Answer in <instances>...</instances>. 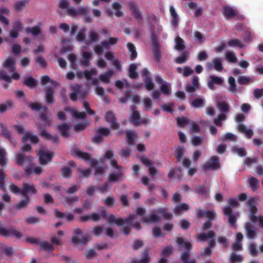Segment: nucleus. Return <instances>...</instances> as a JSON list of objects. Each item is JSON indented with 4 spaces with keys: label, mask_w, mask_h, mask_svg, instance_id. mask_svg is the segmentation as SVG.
Returning a JSON list of instances; mask_svg holds the SVG:
<instances>
[{
    "label": "nucleus",
    "mask_w": 263,
    "mask_h": 263,
    "mask_svg": "<svg viewBox=\"0 0 263 263\" xmlns=\"http://www.w3.org/2000/svg\"><path fill=\"white\" fill-rule=\"evenodd\" d=\"M90 239L91 237L88 234H83L82 231L78 228L74 231L72 242L75 247H79L82 245H86Z\"/></svg>",
    "instance_id": "nucleus-7"
},
{
    "label": "nucleus",
    "mask_w": 263,
    "mask_h": 263,
    "mask_svg": "<svg viewBox=\"0 0 263 263\" xmlns=\"http://www.w3.org/2000/svg\"><path fill=\"white\" fill-rule=\"evenodd\" d=\"M112 9L115 11V15L117 17H121L123 15V13L120 10L122 6L118 2H114L112 5Z\"/></svg>",
    "instance_id": "nucleus-58"
},
{
    "label": "nucleus",
    "mask_w": 263,
    "mask_h": 263,
    "mask_svg": "<svg viewBox=\"0 0 263 263\" xmlns=\"http://www.w3.org/2000/svg\"><path fill=\"white\" fill-rule=\"evenodd\" d=\"M244 228L246 231L247 237L250 239H254L257 234V229L253 223L251 222H246L244 224Z\"/></svg>",
    "instance_id": "nucleus-12"
},
{
    "label": "nucleus",
    "mask_w": 263,
    "mask_h": 263,
    "mask_svg": "<svg viewBox=\"0 0 263 263\" xmlns=\"http://www.w3.org/2000/svg\"><path fill=\"white\" fill-rule=\"evenodd\" d=\"M14 127L19 134H23L22 140L24 142L30 140L32 143H37L39 141V138L36 136L32 135L29 132H24V128L22 126L15 125Z\"/></svg>",
    "instance_id": "nucleus-10"
},
{
    "label": "nucleus",
    "mask_w": 263,
    "mask_h": 263,
    "mask_svg": "<svg viewBox=\"0 0 263 263\" xmlns=\"http://www.w3.org/2000/svg\"><path fill=\"white\" fill-rule=\"evenodd\" d=\"M25 31L28 34H31L33 36H36L41 33V29L39 26H34L33 27H27L25 29Z\"/></svg>",
    "instance_id": "nucleus-52"
},
{
    "label": "nucleus",
    "mask_w": 263,
    "mask_h": 263,
    "mask_svg": "<svg viewBox=\"0 0 263 263\" xmlns=\"http://www.w3.org/2000/svg\"><path fill=\"white\" fill-rule=\"evenodd\" d=\"M189 56V52H184L181 56L177 58L175 60V62L178 64H183L185 63Z\"/></svg>",
    "instance_id": "nucleus-63"
},
{
    "label": "nucleus",
    "mask_w": 263,
    "mask_h": 263,
    "mask_svg": "<svg viewBox=\"0 0 263 263\" xmlns=\"http://www.w3.org/2000/svg\"><path fill=\"white\" fill-rule=\"evenodd\" d=\"M24 84L31 88H33L36 86V83L35 79L31 77H28L24 79Z\"/></svg>",
    "instance_id": "nucleus-64"
},
{
    "label": "nucleus",
    "mask_w": 263,
    "mask_h": 263,
    "mask_svg": "<svg viewBox=\"0 0 263 263\" xmlns=\"http://www.w3.org/2000/svg\"><path fill=\"white\" fill-rule=\"evenodd\" d=\"M24 196V199L21 200L20 201L18 202L16 204V208L18 210H21L23 208H25L29 204V200H30L29 197H28V196Z\"/></svg>",
    "instance_id": "nucleus-49"
},
{
    "label": "nucleus",
    "mask_w": 263,
    "mask_h": 263,
    "mask_svg": "<svg viewBox=\"0 0 263 263\" xmlns=\"http://www.w3.org/2000/svg\"><path fill=\"white\" fill-rule=\"evenodd\" d=\"M199 78L194 76L192 78V85L187 84L185 87V90L187 92L193 93L199 87Z\"/></svg>",
    "instance_id": "nucleus-19"
},
{
    "label": "nucleus",
    "mask_w": 263,
    "mask_h": 263,
    "mask_svg": "<svg viewBox=\"0 0 263 263\" xmlns=\"http://www.w3.org/2000/svg\"><path fill=\"white\" fill-rule=\"evenodd\" d=\"M256 198L252 197L248 200V204L249 208V218L252 222H258V226L263 229V216L261 215H256L257 208L255 205Z\"/></svg>",
    "instance_id": "nucleus-5"
},
{
    "label": "nucleus",
    "mask_w": 263,
    "mask_h": 263,
    "mask_svg": "<svg viewBox=\"0 0 263 263\" xmlns=\"http://www.w3.org/2000/svg\"><path fill=\"white\" fill-rule=\"evenodd\" d=\"M71 87L73 92L70 94V98L72 101H75L77 100V96L80 95V86L77 84L71 86Z\"/></svg>",
    "instance_id": "nucleus-47"
},
{
    "label": "nucleus",
    "mask_w": 263,
    "mask_h": 263,
    "mask_svg": "<svg viewBox=\"0 0 263 263\" xmlns=\"http://www.w3.org/2000/svg\"><path fill=\"white\" fill-rule=\"evenodd\" d=\"M205 100L203 97H199L194 99L191 103V106L195 108H200L204 106Z\"/></svg>",
    "instance_id": "nucleus-42"
},
{
    "label": "nucleus",
    "mask_w": 263,
    "mask_h": 263,
    "mask_svg": "<svg viewBox=\"0 0 263 263\" xmlns=\"http://www.w3.org/2000/svg\"><path fill=\"white\" fill-rule=\"evenodd\" d=\"M1 134L6 138L8 139L14 147L16 146L17 142L14 139L11 137L9 131L4 126H2Z\"/></svg>",
    "instance_id": "nucleus-33"
},
{
    "label": "nucleus",
    "mask_w": 263,
    "mask_h": 263,
    "mask_svg": "<svg viewBox=\"0 0 263 263\" xmlns=\"http://www.w3.org/2000/svg\"><path fill=\"white\" fill-rule=\"evenodd\" d=\"M140 160L145 165L148 167L149 173L151 175L154 176L156 174L157 171L156 168L153 166V163L151 161L144 157H141Z\"/></svg>",
    "instance_id": "nucleus-26"
},
{
    "label": "nucleus",
    "mask_w": 263,
    "mask_h": 263,
    "mask_svg": "<svg viewBox=\"0 0 263 263\" xmlns=\"http://www.w3.org/2000/svg\"><path fill=\"white\" fill-rule=\"evenodd\" d=\"M237 129L238 131L244 134L248 139H250L253 135V130L248 128L245 125L242 123L238 124Z\"/></svg>",
    "instance_id": "nucleus-25"
},
{
    "label": "nucleus",
    "mask_w": 263,
    "mask_h": 263,
    "mask_svg": "<svg viewBox=\"0 0 263 263\" xmlns=\"http://www.w3.org/2000/svg\"><path fill=\"white\" fill-rule=\"evenodd\" d=\"M37 155L39 158L40 163L42 165H45L52 160V153L48 152L43 147H41L37 151Z\"/></svg>",
    "instance_id": "nucleus-9"
},
{
    "label": "nucleus",
    "mask_w": 263,
    "mask_h": 263,
    "mask_svg": "<svg viewBox=\"0 0 263 263\" xmlns=\"http://www.w3.org/2000/svg\"><path fill=\"white\" fill-rule=\"evenodd\" d=\"M58 130L61 132V135L65 137H67L69 136V126L67 123H64L62 125H58Z\"/></svg>",
    "instance_id": "nucleus-46"
},
{
    "label": "nucleus",
    "mask_w": 263,
    "mask_h": 263,
    "mask_svg": "<svg viewBox=\"0 0 263 263\" xmlns=\"http://www.w3.org/2000/svg\"><path fill=\"white\" fill-rule=\"evenodd\" d=\"M227 60L232 63H235L237 61V59L234 52L232 51H227L225 53Z\"/></svg>",
    "instance_id": "nucleus-59"
},
{
    "label": "nucleus",
    "mask_w": 263,
    "mask_h": 263,
    "mask_svg": "<svg viewBox=\"0 0 263 263\" xmlns=\"http://www.w3.org/2000/svg\"><path fill=\"white\" fill-rule=\"evenodd\" d=\"M172 252V249L171 247H167L165 248L162 252V255L163 256L159 260V263H166V260L164 257L169 256Z\"/></svg>",
    "instance_id": "nucleus-55"
},
{
    "label": "nucleus",
    "mask_w": 263,
    "mask_h": 263,
    "mask_svg": "<svg viewBox=\"0 0 263 263\" xmlns=\"http://www.w3.org/2000/svg\"><path fill=\"white\" fill-rule=\"evenodd\" d=\"M25 172L27 174H35L39 175L42 173V169L40 166H30L26 168Z\"/></svg>",
    "instance_id": "nucleus-41"
},
{
    "label": "nucleus",
    "mask_w": 263,
    "mask_h": 263,
    "mask_svg": "<svg viewBox=\"0 0 263 263\" xmlns=\"http://www.w3.org/2000/svg\"><path fill=\"white\" fill-rule=\"evenodd\" d=\"M156 81L157 82L161 84L160 90L162 93L165 95H168L170 93L171 88V85L169 83L163 82L162 79L159 76H157L156 78Z\"/></svg>",
    "instance_id": "nucleus-21"
},
{
    "label": "nucleus",
    "mask_w": 263,
    "mask_h": 263,
    "mask_svg": "<svg viewBox=\"0 0 263 263\" xmlns=\"http://www.w3.org/2000/svg\"><path fill=\"white\" fill-rule=\"evenodd\" d=\"M82 60L81 63L84 66H88L90 64V61L92 58V53L91 52L83 51L82 54Z\"/></svg>",
    "instance_id": "nucleus-38"
},
{
    "label": "nucleus",
    "mask_w": 263,
    "mask_h": 263,
    "mask_svg": "<svg viewBox=\"0 0 263 263\" xmlns=\"http://www.w3.org/2000/svg\"><path fill=\"white\" fill-rule=\"evenodd\" d=\"M114 72L112 70H109L107 72L101 74L98 80V82L100 81L103 83L108 84L110 82V78L114 75Z\"/></svg>",
    "instance_id": "nucleus-24"
},
{
    "label": "nucleus",
    "mask_w": 263,
    "mask_h": 263,
    "mask_svg": "<svg viewBox=\"0 0 263 263\" xmlns=\"http://www.w3.org/2000/svg\"><path fill=\"white\" fill-rule=\"evenodd\" d=\"M71 154L74 156H77L79 158L88 160L90 159V156L88 153H84L80 151L78 148H74L71 151Z\"/></svg>",
    "instance_id": "nucleus-36"
},
{
    "label": "nucleus",
    "mask_w": 263,
    "mask_h": 263,
    "mask_svg": "<svg viewBox=\"0 0 263 263\" xmlns=\"http://www.w3.org/2000/svg\"><path fill=\"white\" fill-rule=\"evenodd\" d=\"M65 110L70 112L72 117L77 119H84L86 116V114L83 111H78L71 108H66Z\"/></svg>",
    "instance_id": "nucleus-28"
},
{
    "label": "nucleus",
    "mask_w": 263,
    "mask_h": 263,
    "mask_svg": "<svg viewBox=\"0 0 263 263\" xmlns=\"http://www.w3.org/2000/svg\"><path fill=\"white\" fill-rule=\"evenodd\" d=\"M105 121L110 124V127L113 129H118L119 127L118 123L116 122V118L111 111H107L105 115Z\"/></svg>",
    "instance_id": "nucleus-16"
},
{
    "label": "nucleus",
    "mask_w": 263,
    "mask_h": 263,
    "mask_svg": "<svg viewBox=\"0 0 263 263\" xmlns=\"http://www.w3.org/2000/svg\"><path fill=\"white\" fill-rule=\"evenodd\" d=\"M28 4V1L27 0H18L14 4V9L16 12H20L27 6Z\"/></svg>",
    "instance_id": "nucleus-37"
},
{
    "label": "nucleus",
    "mask_w": 263,
    "mask_h": 263,
    "mask_svg": "<svg viewBox=\"0 0 263 263\" xmlns=\"http://www.w3.org/2000/svg\"><path fill=\"white\" fill-rule=\"evenodd\" d=\"M113 156V153L111 151H106L104 156L105 159H110L111 166L114 168L115 171H118L115 173H110L109 174L108 180L111 182L117 181L121 177L123 173L122 167L118 164L117 161L112 158Z\"/></svg>",
    "instance_id": "nucleus-3"
},
{
    "label": "nucleus",
    "mask_w": 263,
    "mask_h": 263,
    "mask_svg": "<svg viewBox=\"0 0 263 263\" xmlns=\"http://www.w3.org/2000/svg\"><path fill=\"white\" fill-rule=\"evenodd\" d=\"M4 69L0 71V79L10 82L11 79L18 80L20 74L15 71V62L13 58L6 59L3 63Z\"/></svg>",
    "instance_id": "nucleus-2"
},
{
    "label": "nucleus",
    "mask_w": 263,
    "mask_h": 263,
    "mask_svg": "<svg viewBox=\"0 0 263 263\" xmlns=\"http://www.w3.org/2000/svg\"><path fill=\"white\" fill-rule=\"evenodd\" d=\"M230 206H226L223 208V212L224 215L228 217L229 223L233 227H235L238 213H233L231 207L236 208L239 206L238 201L234 198H231L228 200Z\"/></svg>",
    "instance_id": "nucleus-4"
},
{
    "label": "nucleus",
    "mask_w": 263,
    "mask_h": 263,
    "mask_svg": "<svg viewBox=\"0 0 263 263\" xmlns=\"http://www.w3.org/2000/svg\"><path fill=\"white\" fill-rule=\"evenodd\" d=\"M118 42V38L110 37L107 41H103V45L105 46V49H109L110 45L116 44Z\"/></svg>",
    "instance_id": "nucleus-62"
},
{
    "label": "nucleus",
    "mask_w": 263,
    "mask_h": 263,
    "mask_svg": "<svg viewBox=\"0 0 263 263\" xmlns=\"http://www.w3.org/2000/svg\"><path fill=\"white\" fill-rule=\"evenodd\" d=\"M197 216L198 218H202L205 217L209 219L210 220H212L215 219L216 214L214 211H204L200 209H198L196 211Z\"/></svg>",
    "instance_id": "nucleus-22"
},
{
    "label": "nucleus",
    "mask_w": 263,
    "mask_h": 263,
    "mask_svg": "<svg viewBox=\"0 0 263 263\" xmlns=\"http://www.w3.org/2000/svg\"><path fill=\"white\" fill-rule=\"evenodd\" d=\"M206 68L209 70L214 68L217 71H221L223 68L221 59L219 58H214L211 62L206 63Z\"/></svg>",
    "instance_id": "nucleus-13"
},
{
    "label": "nucleus",
    "mask_w": 263,
    "mask_h": 263,
    "mask_svg": "<svg viewBox=\"0 0 263 263\" xmlns=\"http://www.w3.org/2000/svg\"><path fill=\"white\" fill-rule=\"evenodd\" d=\"M129 10L132 14L137 20H140L142 18L141 14L138 7L134 3L129 4Z\"/></svg>",
    "instance_id": "nucleus-32"
},
{
    "label": "nucleus",
    "mask_w": 263,
    "mask_h": 263,
    "mask_svg": "<svg viewBox=\"0 0 263 263\" xmlns=\"http://www.w3.org/2000/svg\"><path fill=\"white\" fill-rule=\"evenodd\" d=\"M220 167L219 159L217 156H211L205 163L202 165V168L204 171L209 170H217Z\"/></svg>",
    "instance_id": "nucleus-8"
},
{
    "label": "nucleus",
    "mask_w": 263,
    "mask_h": 263,
    "mask_svg": "<svg viewBox=\"0 0 263 263\" xmlns=\"http://www.w3.org/2000/svg\"><path fill=\"white\" fill-rule=\"evenodd\" d=\"M232 151L233 153L237 154L240 157L246 156L247 155L246 151L243 147L234 146L232 148Z\"/></svg>",
    "instance_id": "nucleus-61"
},
{
    "label": "nucleus",
    "mask_w": 263,
    "mask_h": 263,
    "mask_svg": "<svg viewBox=\"0 0 263 263\" xmlns=\"http://www.w3.org/2000/svg\"><path fill=\"white\" fill-rule=\"evenodd\" d=\"M33 158L30 156H26L22 153H18L15 155L14 160L19 165L23 166L25 164L31 165Z\"/></svg>",
    "instance_id": "nucleus-11"
},
{
    "label": "nucleus",
    "mask_w": 263,
    "mask_h": 263,
    "mask_svg": "<svg viewBox=\"0 0 263 263\" xmlns=\"http://www.w3.org/2000/svg\"><path fill=\"white\" fill-rule=\"evenodd\" d=\"M40 135L44 139L50 140L53 143H57L58 142L59 140L58 136H52L49 133H47L46 131L44 130L41 132Z\"/></svg>",
    "instance_id": "nucleus-40"
},
{
    "label": "nucleus",
    "mask_w": 263,
    "mask_h": 263,
    "mask_svg": "<svg viewBox=\"0 0 263 263\" xmlns=\"http://www.w3.org/2000/svg\"><path fill=\"white\" fill-rule=\"evenodd\" d=\"M97 70L93 68L90 70H86L84 71V76L90 85H96L98 83V80L96 78H92V77L97 75Z\"/></svg>",
    "instance_id": "nucleus-15"
},
{
    "label": "nucleus",
    "mask_w": 263,
    "mask_h": 263,
    "mask_svg": "<svg viewBox=\"0 0 263 263\" xmlns=\"http://www.w3.org/2000/svg\"><path fill=\"white\" fill-rule=\"evenodd\" d=\"M221 12L227 20L236 17L238 15L237 10L228 5H223Z\"/></svg>",
    "instance_id": "nucleus-14"
},
{
    "label": "nucleus",
    "mask_w": 263,
    "mask_h": 263,
    "mask_svg": "<svg viewBox=\"0 0 263 263\" xmlns=\"http://www.w3.org/2000/svg\"><path fill=\"white\" fill-rule=\"evenodd\" d=\"M177 244L181 248L189 251L192 248L191 244L190 242L184 241L182 238H177L176 239Z\"/></svg>",
    "instance_id": "nucleus-48"
},
{
    "label": "nucleus",
    "mask_w": 263,
    "mask_h": 263,
    "mask_svg": "<svg viewBox=\"0 0 263 263\" xmlns=\"http://www.w3.org/2000/svg\"><path fill=\"white\" fill-rule=\"evenodd\" d=\"M89 40L90 43L97 42L99 40L100 35L99 33L95 30H90L89 32Z\"/></svg>",
    "instance_id": "nucleus-53"
},
{
    "label": "nucleus",
    "mask_w": 263,
    "mask_h": 263,
    "mask_svg": "<svg viewBox=\"0 0 263 263\" xmlns=\"http://www.w3.org/2000/svg\"><path fill=\"white\" fill-rule=\"evenodd\" d=\"M195 192L203 197H207L209 193V189L205 184L198 185L195 189Z\"/></svg>",
    "instance_id": "nucleus-31"
},
{
    "label": "nucleus",
    "mask_w": 263,
    "mask_h": 263,
    "mask_svg": "<svg viewBox=\"0 0 263 263\" xmlns=\"http://www.w3.org/2000/svg\"><path fill=\"white\" fill-rule=\"evenodd\" d=\"M237 82L239 84L242 85H247L250 83L253 82V80L252 78L245 76H239L237 79Z\"/></svg>",
    "instance_id": "nucleus-57"
},
{
    "label": "nucleus",
    "mask_w": 263,
    "mask_h": 263,
    "mask_svg": "<svg viewBox=\"0 0 263 263\" xmlns=\"http://www.w3.org/2000/svg\"><path fill=\"white\" fill-rule=\"evenodd\" d=\"M243 236L242 233H237L236 236L235 242L232 245V248L234 250L240 251L242 249L241 241Z\"/></svg>",
    "instance_id": "nucleus-23"
},
{
    "label": "nucleus",
    "mask_w": 263,
    "mask_h": 263,
    "mask_svg": "<svg viewBox=\"0 0 263 263\" xmlns=\"http://www.w3.org/2000/svg\"><path fill=\"white\" fill-rule=\"evenodd\" d=\"M40 249L45 251H52L54 247L48 241H44L40 243Z\"/></svg>",
    "instance_id": "nucleus-51"
},
{
    "label": "nucleus",
    "mask_w": 263,
    "mask_h": 263,
    "mask_svg": "<svg viewBox=\"0 0 263 263\" xmlns=\"http://www.w3.org/2000/svg\"><path fill=\"white\" fill-rule=\"evenodd\" d=\"M64 235V232L62 231H58L57 236H53L51 238V241L52 244L60 245L62 240V237Z\"/></svg>",
    "instance_id": "nucleus-44"
},
{
    "label": "nucleus",
    "mask_w": 263,
    "mask_h": 263,
    "mask_svg": "<svg viewBox=\"0 0 263 263\" xmlns=\"http://www.w3.org/2000/svg\"><path fill=\"white\" fill-rule=\"evenodd\" d=\"M172 216L173 215L171 213L167 212L166 209L160 208L152 212L147 217L142 218L141 221L143 223L147 224L149 222H155L159 221L161 217L170 219L172 218Z\"/></svg>",
    "instance_id": "nucleus-6"
},
{
    "label": "nucleus",
    "mask_w": 263,
    "mask_h": 263,
    "mask_svg": "<svg viewBox=\"0 0 263 263\" xmlns=\"http://www.w3.org/2000/svg\"><path fill=\"white\" fill-rule=\"evenodd\" d=\"M248 182L253 192H255L259 187V180L254 177L250 176L248 179Z\"/></svg>",
    "instance_id": "nucleus-35"
},
{
    "label": "nucleus",
    "mask_w": 263,
    "mask_h": 263,
    "mask_svg": "<svg viewBox=\"0 0 263 263\" xmlns=\"http://www.w3.org/2000/svg\"><path fill=\"white\" fill-rule=\"evenodd\" d=\"M37 193L34 185L32 183L24 182L23 184L22 195L23 196H28V195H34Z\"/></svg>",
    "instance_id": "nucleus-18"
},
{
    "label": "nucleus",
    "mask_w": 263,
    "mask_h": 263,
    "mask_svg": "<svg viewBox=\"0 0 263 263\" xmlns=\"http://www.w3.org/2000/svg\"><path fill=\"white\" fill-rule=\"evenodd\" d=\"M242 260L243 257L241 255L237 254L234 252H232L229 257V260L232 263L234 262H240Z\"/></svg>",
    "instance_id": "nucleus-60"
},
{
    "label": "nucleus",
    "mask_w": 263,
    "mask_h": 263,
    "mask_svg": "<svg viewBox=\"0 0 263 263\" xmlns=\"http://www.w3.org/2000/svg\"><path fill=\"white\" fill-rule=\"evenodd\" d=\"M215 233L213 231H209L207 233H202L197 235L198 241H205L207 238L212 239L214 238Z\"/></svg>",
    "instance_id": "nucleus-34"
},
{
    "label": "nucleus",
    "mask_w": 263,
    "mask_h": 263,
    "mask_svg": "<svg viewBox=\"0 0 263 263\" xmlns=\"http://www.w3.org/2000/svg\"><path fill=\"white\" fill-rule=\"evenodd\" d=\"M175 46L174 48L175 49L181 51L185 49V46L184 45V42L181 37L179 36L176 37L175 38Z\"/></svg>",
    "instance_id": "nucleus-45"
},
{
    "label": "nucleus",
    "mask_w": 263,
    "mask_h": 263,
    "mask_svg": "<svg viewBox=\"0 0 263 263\" xmlns=\"http://www.w3.org/2000/svg\"><path fill=\"white\" fill-rule=\"evenodd\" d=\"M137 64H131L129 67V76L133 79H136L138 77V73L136 72L137 68Z\"/></svg>",
    "instance_id": "nucleus-56"
},
{
    "label": "nucleus",
    "mask_w": 263,
    "mask_h": 263,
    "mask_svg": "<svg viewBox=\"0 0 263 263\" xmlns=\"http://www.w3.org/2000/svg\"><path fill=\"white\" fill-rule=\"evenodd\" d=\"M101 216L106 217V220L109 223H114L119 226H122L124 224H130L129 222L135 220L136 217L135 215H130L125 219L116 218L114 215H110L109 216L107 217L106 213L104 211L101 213V215L96 213H93L88 215L81 216L80 219L82 222H85L89 220L97 221L100 219Z\"/></svg>",
    "instance_id": "nucleus-1"
},
{
    "label": "nucleus",
    "mask_w": 263,
    "mask_h": 263,
    "mask_svg": "<svg viewBox=\"0 0 263 263\" xmlns=\"http://www.w3.org/2000/svg\"><path fill=\"white\" fill-rule=\"evenodd\" d=\"M227 44L230 47H237L239 48H244L246 47V45L243 42L238 39H233L227 41Z\"/></svg>",
    "instance_id": "nucleus-39"
},
{
    "label": "nucleus",
    "mask_w": 263,
    "mask_h": 263,
    "mask_svg": "<svg viewBox=\"0 0 263 263\" xmlns=\"http://www.w3.org/2000/svg\"><path fill=\"white\" fill-rule=\"evenodd\" d=\"M209 78L210 80L208 82V86L211 90L215 89L214 84L221 85L224 82L223 79L221 77L211 75Z\"/></svg>",
    "instance_id": "nucleus-20"
},
{
    "label": "nucleus",
    "mask_w": 263,
    "mask_h": 263,
    "mask_svg": "<svg viewBox=\"0 0 263 263\" xmlns=\"http://www.w3.org/2000/svg\"><path fill=\"white\" fill-rule=\"evenodd\" d=\"M127 49L130 52V59L132 61L134 60L137 57V52L134 45L131 43H128L127 44Z\"/></svg>",
    "instance_id": "nucleus-43"
},
{
    "label": "nucleus",
    "mask_w": 263,
    "mask_h": 263,
    "mask_svg": "<svg viewBox=\"0 0 263 263\" xmlns=\"http://www.w3.org/2000/svg\"><path fill=\"white\" fill-rule=\"evenodd\" d=\"M132 111L130 116V121L135 126H137L141 125L140 115L137 110L135 106H132L130 108Z\"/></svg>",
    "instance_id": "nucleus-17"
},
{
    "label": "nucleus",
    "mask_w": 263,
    "mask_h": 263,
    "mask_svg": "<svg viewBox=\"0 0 263 263\" xmlns=\"http://www.w3.org/2000/svg\"><path fill=\"white\" fill-rule=\"evenodd\" d=\"M89 121H84L83 122L75 124L73 126V128L76 132H80L85 129L87 127L89 126Z\"/></svg>",
    "instance_id": "nucleus-54"
},
{
    "label": "nucleus",
    "mask_w": 263,
    "mask_h": 263,
    "mask_svg": "<svg viewBox=\"0 0 263 263\" xmlns=\"http://www.w3.org/2000/svg\"><path fill=\"white\" fill-rule=\"evenodd\" d=\"M170 12L171 15L172 17V20L171 21L172 25L174 27L176 28L178 26L179 23V16L178 15L174 8V7L172 6L170 7Z\"/></svg>",
    "instance_id": "nucleus-27"
},
{
    "label": "nucleus",
    "mask_w": 263,
    "mask_h": 263,
    "mask_svg": "<svg viewBox=\"0 0 263 263\" xmlns=\"http://www.w3.org/2000/svg\"><path fill=\"white\" fill-rule=\"evenodd\" d=\"M189 209V205L186 203H182L175 206L174 209V212L177 215H179L188 211Z\"/></svg>",
    "instance_id": "nucleus-30"
},
{
    "label": "nucleus",
    "mask_w": 263,
    "mask_h": 263,
    "mask_svg": "<svg viewBox=\"0 0 263 263\" xmlns=\"http://www.w3.org/2000/svg\"><path fill=\"white\" fill-rule=\"evenodd\" d=\"M217 108L222 114H226L229 111V106L225 102H219L217 104Z\"/></svg>",
    "instance_id": "nucleus-50"
},
{
    "label": "nucleus",
    "mask_w": 263,
    "mask_h": 263,
    "mask_svg": "<svg viewBox=\"0 0 263 263\" xmlns=\"http://www.w3.org/2000/svg\"><path fill=\"white\" fill-rule=\"evenodd\" d=\"M126 140L129 146L135 144V141L137 137V134L135 131H126Z\"/></svg>",
    "instance_id": "nucleus-29"
}]
</instances>
